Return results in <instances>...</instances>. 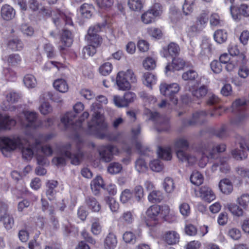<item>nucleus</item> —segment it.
<instances>
[{
	"label": "nucleus",
	"instance_id": "nucleus-23",
	"mask_svg": "<svg viewBox=\"0 0 249 249\" xmlns=\"http://www.w3.org/2000/svg\"><path fill=\"white\" fill-rule=\"evenodd\" d=\"M86 38L89 44L96 47H98L102 42V38L99 35H93L92 28L88 31Z\"/></svg>",
	"mask_w": 249,
	"mask_h": 249
},
{
	"label": "nucleus",
	"instance_id": "nucleus-52",
	"mask_svg": "<svg viewBox=\"0 0 249 249\" xmlns=\"http://www.w3.org/2000/svg\"><path fill=\"white\" fill-rule=\"evenodd\" d=\"M122 170V165L118 162H112L107 167V171L111 174H116L120 173Z\"/></svg>",
	"mask_w": 249,
	"mask_h": 249
},
{
	"label": "nucleus",
	"instance_id": "nucleus-21",
	"mask_svg": "<svg viewBox=\"0 0 249 249\" xmlns=\"http://www.w3.org/2000/svg\"><path fill=\"white\" fill-rule=\"evenodd\" d=\"M162 239L165 243L172 245L179 242V235L175 231H166L162 236Z\"/></svg>",
	"mask_w": 249,
	"mask_h": 249
},
{
	"label": "nucleus",
	"instance_id": "nucleus-11",
	"mask_svg": "<svg viewBox=\"0 0 249 249\" xmlns=\"http://www.w3.org/2000/svg\"><path fill=\"white\" fill-rule=\"evenodd\" d=\"M84 109V106L81 102H77L73 106L74 112H69L61 118V123L66 128H68L74 124V120L76 118L75 113L78 114Z\"/></svg>",
	"mask_w": 249,
	"mask_h": 249
},
{
	"label": "nucleus",
	"instance_id": "nucleus-58",
	"mask_svg": "<svg viewBox=\"0 0 249 249\" xmlns=\"http://www.w3.org/2000/svg\"><path fill=\"white\" fill-rule=\"evenodd\" d=\"M150 167L151 169L155 172H159L163 169V165L159 160H154L150 163Z\"/></svg>",
	"mask_w": 249,
	"mask_h": 249
},
{
	"label": "nucleus",
	"instance_id": "nucleus-41",
	"mask_svg": "<svg viewBox=\"0 0 249 249\" xmlns=\"http://www.w3.org/2000/svg\"><path fill=\"white\" fill-rule=\"evenodd\" d=\"M93 10L91 5L84 3L80 7L81 14L83 18H89L91 17Z\"/></svg>",
	"mask_w": 249,
	"mask_h": 249
},
{
	"label": "nucleus",
	"instance_id": "nucleus-55",
	"mask_svg": "<svg viewBox=\"0 0 249 249\" xmlns=\"http://www.w3.org/2000/svg\"><path fill=\"white\" fill-rule=\"evenodd\" d=\"M106 199L111 212L113 213H118L119 209V203L112 197H107Z\"/></svg>",
	"mask_w": 249,
	"mask_h": 249
},
{
	"label": "nucleus",
	"instance_id": "nucleus-53",
	"mask_svg": "<svg viewBox=\"0 0 249 249\" xmlns=\"http://www.w3.org/2000/svg\"><path fill=\"white\" fill-rule=\"evenodd\" d=\"M135 168L139 173H143L147 169V164L142 158H139L135 161Z\"/></svg>",
	"mask_w": 249,
	"mask_h": 249
},
{
	"label": "nucleus",
	"instance_id": "nucleus-42",
	"mask_svg": "<svg viewBox=\"0 0 249 249\" xmlns=\"http://www.w3.org/2000/svg\"><path fill=\"white\" fill-rule=\"evenodd\" d=\"M8 47L13 51H20L23 48L22 41L18 38L10 40L7 44Z\"/></svg>",
	"mask_w": 249,
	"mask_h": 249
},
{
	"label": "nucleus",
	"instance_id": "nucleus-19",
	"mask_svg": "<svg viewBox=\"0 0 249 249\" xmlns=\"http://www.w3.org/2000/svg\"><path fill=\"white\" fill-rule=\"evenodd\" d=\"M180 51V48L178 44L174 42H171L167 47L163 48L161 54L164 57L169 56H175L178 54Z\"/></svg>",
	"mask_w": 249,
	"mask_h": 249
},
{
	"label": "nucleus",
	"instance_id": "nucleus-45",
	"mask_svg": "<svg viewBox=\"0 0 249 249\" xmlns=\"http://www.w3.org/2000/svg\"><path fill=\"white\" fill-rule=\"evenodd\" d=\"M236 202L243 209H247L249 205V194H242L237 198Z\"/></svg>",
	"mask_w": 249,
	"mask_h": 249
},
{
	"label": "nucleus",
	"instance_id": "nucleus-59",
	"mask_svg": "<svg viewBox=\"0 0 249 249\" xmlns=\"http://www.w3.org/2000/svg\"><path fill=\"white\" fill-rule=\"evenodd\" d=\"M185 61L181 58H174L172 60L173 69L179 71L182 69L185 66Z\"/></svg>",
	"mask_w": 249,
	"mask_h": 249
},
{
	"label": "nucleus",
	"instance_id": "nucleus-47",
	"mask_svg": "<svg viewBox=\"0 0 249 249\" xmlns=\"http://www.w3.org/2000/svg\"><path fill=\"white\" fill-rule=\"evenodd\" d=\"M214 38L218 43L224 42L227 39V33L222 30H218L215 32Z\"/></svg>",
	"mask_w": 249,
	"mask_h": 249
},
{
	"label": "nucleus",
	"instance_id": "nucleus-35",
	"mask_svg": "<svg viewBox=\"0 0 249 249\" xmlns=\"http://www.w3.org/2000/svg\"><path fill=\"white\" fill-rule=\"evenodd\" d=\"M54 88L59 92L65 93L68 90L69 87L64 79H56L53 83Z\"/></svg>",
	"mask_w": 249,
	"mask_h": 249
},
{
	"label": "nucleus",
	"instance_id": "nucleus-43",
	"mask_svg": "<svg viewBox=\"0 0 249 249\" xmlns=\"http://www.w3.org/2000/svg\"><path fill=\"white\" fill-rule=\"evenodd\" d=\"M86 203L88 208L94 212H98L101 209V206L94 197H89L86 199Z\"/></svg>",
	"mask_w": 249,
	"mask_h": 249
},
{
	"label": "nucleus",
	"instance_id": "nucleus-4",
	"mask_svg": "<svg viewBox=\"0 0 249 249\" xmlns=\"http://www.w3.org/2000/svg\"><path fill=\"white\" fill-rule=\"evenodd\" d=\"M189 146L188 141L184 138L177 139L175 143L176 152L178 159L182 162H187L189 164H194L196 159L195 156L188 154L184 150Z\"/></svg>",
	"mask_w": 249,
	"mask_h": 249
},
{
	"label": "nucleus",
	"instance_id": "nucleus-25",
	"mask_svg": "<svg viewBox=\"0 0 249 249\" xmlns=\"http://www.w3.org/2000/svg\"><path fill=\"white\" fill-rule=\"evenodd\" d=\"M200 194L202 199L208 202H211L215 198L214 193L208 186H202L200 189Z\"/></svg>",
	"mask_w": 249,
	"mask_h": 249
},
{
	"label": "nucleus",
	"instance_id": "nucleus-37",
	"mask_svg": "<svg viewBox=\"0 0 249 249\" xmlns=\"http://www.w3.org/2000/svg\"><path fill=\"white\" fill-rule=\"evenodd\" d=\"M117 240L116 236L113 233H109L105 240L106 249H114L116 247Z\"/></svg>",
	"mask_w": 249,
	"mask_h": 249
},
{
	"label": "nucleus",
	"instance_id": "nucleus-38",
	"mask_svg": "<svg viewBox=\"0 0 249 249\" xmlns=\"http://www.w3.org/2000/svg\"><path fill=\"white\" fill-rule=\"evenodd\" d=\"M53 68H56L58 71H61L63 69H67V66L62 63L57 61H48L45 63L43 67V70L47 71Z\"/></svg>",
	"mask_w": 249,
	"mask_h": 249
},
{
	"label": "nucleus",
	"instance_id": "nucleus-39",
	"mask_svg": "<svg viewBox=\"0 0 249 249\" xmlns=\"http://www.w3.org/2000/svg\"><path fill=\"white\" fill-rule=\"evenodd\" d=\"M111 82L116 83L120 90H129L131 88L130 82L127 79H111Z\"/></svg>",
	"mask_w": 249,
	"mask_h": 249
},
{
	"label": "nucleus",
	"instance_id": "nucleus-56",
	"mask_svg": "<svg viewBox=\"0 0 249 249\" xmlns=\"http://www.w3.org/2000/svg\"><path fill=\"white\" fill-rule=\"evenodd\" d=\"M133 197L132 193L129 189L124 190L120 195V200L123 203H126L131 199Z\"/></svg>",
	"mask_w": 249,
	"mask_h": 249
},
{
	"label": "nucleus",
	"instance_id": "nucleus-8",
	"mask_svg": "<svg viewBox=\"0 0 249 249\" xmlns=\"http://www.w3.org/2000/svg\"><path fill=\"white\" fill-rule=\"evenodd\" d=\"M53 21L57 27L65 25L72 26V14L70 12L63 13L59 10L52 13Z\"/></svg>",
	"mask_w": 249,
	"mask_h": 249
},
{
	"label": "nucleus",
	"instance_id": "nucleus-9",
	"mask_svg": "<svg viewBox=\"0 0 249 249\" xmlns=\"http://www.w3.org/2000/svg\"><path fill=\"white\" fill-rule=\"evenodd\" d=\"M20 142L19 137L15 136L12 138L3 137L0 138V147L2 153L7 155L5 153L14 151Z\"/></svg>",
	"mask_w": 249,
	"mask_h": 249
},
{
	"label": "nucleus",
	"instance_id": "nucleus-61",
	"mask_svg": "<svg viewBox=\"0 0 249 249\" xmlns=\"http://www.w3.org/2000/svg\"><path fill=\"white\" fill-rule=\"evenodd\" d=\"M123 240L126 243L134 244L136 242V236L131 231H126L123 235Z\"/></svg>",
	"mask_w": 249,
	"mask_h": 249
},
{
	"label": "nucleus",
	"instance_id": "nucleus-54",
	"mask_svg": "<svg viewBox=\"0 0 249 249\" xmlns=\"http://www.w3.org/2000/svg\"><path fill=\"white\" fill-rule=\"evenodd\" d=\"M42 101L43 102L39 107L40 113L43 115H47L51 113L53 111V108L50 103L47 101Z\"/></svg>",
	"mask_w": 249,
	"mask_h": 249
},
{
	"label": "nucleus",
	"instance_id": "nucleus-17",
	"mask_svg": "<svg viewBox=\"0 0 249 249\" xmlns=\"http://www.w3.org/2000/svg\"><path fill=\"white\" fill-rule=\"evenodd\" d=\"M207 115L208 113L205 111L196 112L193 114L192 119L183 120V124L186 126L194 125L197 123H200Z\"/></svg>",
	"mask_w": 249,
	"mask_h": 249
},
{
	"label": "nucleus",
	"instance_id": "nucleus-5",
	"mask_svg": "<svg viewBox=\"0 0 249 249\" xmlns=\"http://www.w3.org/2000/svg\"><path fill=\"white\" fill-rule=\"evenodd\" d=\"M162 13V8L161 4L156 3L142 15L141 20L144 24H151L154 22L155 18L160 16Z\"/></svg>",
	"mask_w": 249,
	"mask_h": 249
},
{
	"label": "nucleus",
	"instance_id": "nucleus-31",
	"mask_svg": "<svg viewBox=\"0 0 249 249\" xmlns=\"http://www.w3.org/2000/svg\"><path fill=\"white\" fill-rule=\"evenodd\" d=\"M0 222H1L6 230L12 229L14 225V219L12 215L6 213L1 218H0Z\"/></svg>",
	"mask_w": 249,
	"mask_h": 249
},
{
	"label": "nucleus",
	"instance_id": "nucleus-24",
	"mask_svg": "<svg viewBox=\"0 0 249 249\" xmlns=\"http://www.w3.org/2000/svg\"><path fill=\"white\" fill-rule=\"evenodd\" d=\"M1 17L6 20H9L13 18L16 15L14 9L9 5H4L1 8Z\"/></svg>",
	"mask_w": 249,
	"mask_h": 249
},
{
	"label": "nucleus",
	"instance_id": "nucleus-62",
	"mask_svg": "<svg viewBox=\"0 0 249 249\" xmlns=\"http://www.w3.org/2000/svg\"><path fill=\"white\" fill-rule=\"evenodd\" d=\"M97 47L88 44L85 47L82 51L83 56H90L93 55L96 52V48Z\"/></svg>",
	"mask_w": 249,
	"mask_h": 249
},
{
	"label": "nucleus",
	"instance_id": "nucleus-2",
	"mask_svg": "<svg viewBox=\"0 0 249 249\" xmlns=\"http://www.w3.org/2000/svg\"><path fill=\"white\" fill-rule=\"evenodd\" d=\"M71 147L70 144H66L63 147L62 153L53 159L52 163L56 166H64L66 164V158H67L71 160V164H79L83 160V153L78 148L76 152L71 153L70 151Z\"/></svg>",
	"mask_w": 249,
	"mask_h": 249
},
{
	"label": "nucleus",
	"instance_id": "nucleus-7",
	"mask_svg": "<svg viewBox=\"0 0 249 249\" xmlns=\"http://www.w3.org/2000/svg\"><path fill=\"white\" fill-rule=\"evenodd\" d=\"M41 142L37 140H35L37 162L39 165H43L47 162L46 157L52 156L53 151L52 147L49 145L41 146Z\"/></svg>",
	"mask_w": 249,
	"mask_h": 249
},
{
	"label": "nucleus",
	"instance_id": "nucleus-27",
	"mask_svg": "<svg viewBox=\"0 0 249 249\" xmlns=\"http://www.w3.org/2000/svg\"><path fill=\"white\" fill-rule=\"evenodd\" d=\"M218 167H219L220 171L225 174L228 173L230 170V167L227 163V159L225 158H220L218 163H214L212 166V171H215Z\"/></svg>",
	"mask_w": 249,
	"mask_h": 249
},
{
	"label": "nucleus",
	"instance_id": "nucleus-3",
	"mask_svg": "<svg viewBox=\"0 0 249 249\" xmlns=\"http://www.w3.org/2000/svg\"><path fill=\"white\" fill-rule=\"evenodd\" d=\"M226 149V145L224 143L214 144L213 143H208L203 144L200 149L202 159L199 161V166L201 168L204 167L209 159L217 158L218 154L224 152Z\"/></svg>",
	"mask_w": 249,
	"mask_h": 249
},
{
	"label": "nucleus",
	"instance_id": "nucleus-12",
	"mask_svg": "<svg viewBox=\"0 0 249 249\" xmlns=\"http://www.w3.org/2000/svg\"><path fill=\"white\" fill-rule=\"evenodd\" d=\"M98 152L102 161L108 162L110 161L114 155L118 153V148L112 145H102L98 148Z\"/></svg>",
	"mask_w": 249,
	"mask_h": 249
},
{
	"label": "nucleus",
	"instance_id": "nucleus-1",
	"mask_svg": "<svg viewBox=\"0 0 249 249\" xmlns=\"http://www.w3.org/2000/svg\"><path fill=\"white\" fill-rule=\"evenodd\" d=\"M100 108V105L94 103L90 107L91 111H94L91 121L88 123L87 132L101 139L108 136L109 133L108 126L105 121L104 117L100 112L96 110Z\"/></svg>",
	"mask_w": 249,
	"mask_h": 249
},
{
	"label": "nucleus",
	"instance_id": "nucleus-20",
	"mask_svg": "<svg viewBox=\"0 0 249 249\" xmlns=\"http://www.w3.org/2000/svg\"><path fill=\"white\" fill-rule=\"evenodd\" d=\"M16 124L15 119L7 115H2L0 113V132L3 130L9 129Z\"/></svg>",
	"mask_w": 249,
	"mask_h": 249
},
{
	"label": "nucleus",
	"instance_id": "nucleus-26",
	"mask_svg": "<svg viewBox=\"0 0 249 249\" xmlns=\"http://www.w3.org/2000/svg\"><path fill=\"white\" fill-rule=\"evenodd\" d=\"M245 56L243 54H240L237 57H232L231 61L227 63L226 69L228 71H232L239 63H244Z\"/></svg>",
	"mask_w": 249,
	"mask_h": 249
},
{
	"label": "nucleus",
	"instance_id": "nucleus-50",
	"mask_svg": "<svg viewBox=\"0 0 249 249\" xmlns=\"http://www.w3.org/2000/svg\"><path fill=\"white\" fill-rule=\"evenodd\" d=\"M194 3L195 0H185L182 10L186 15H189L193 12Z\"/></svg>",
	"mask_w": 249,
	"mask_h": 249
},
{
	"label": "nucleus",
	"instance_id": "nucleus-40",
	"mask_svg": "<svg viewBox=\"0 0 249 249\" xmlns=\"http://www.w3.org/2000/svg\"><path fill=\"white\" fill-rule=\"evenodd\" d=\"M157 153L158 156L163 160H169L172 158L171 149L169 147H159Z\"/></svg>",
	"mask_w": 249,
	"mask_h": 249
},
{
	"label": "nucleus",
	"instance_id": "nucleus-28",
	"mask_svg": "<svg viewBox=\"0 0 249 249\" xmlns=\"http://www.w3.org/2000/svg\"><path fill=\"white\" fill-rule=\"evenodd\" d=\"M161 211L160 207L159 205H152L146 211L147 216L152 220L154 221L153 225L156 224V221L158 220V216Z\"/></svg>",
	"mask_w": 249,
	"mask_h": 249
},
{
	"label": "nucleus",
	"instance_id": "nucleus-6",
	"mask_svg": "<svg viewBox=\"0 0 249 249\" xmlns=\"http://www.w3.org/2000/svg\"><path fill=\"white\" fill-rule=\"evenodd\" d=\"M149 119L153 122L158 132L167 131L169 128V119L157 112L149 111Z\"/></svg>",
	"mask_w": 249,
	"mask_h": 249
},
{
	"label": "nucleus",
	"instance_id": "nucleus-44",
	"mask_svg": "<svg viewBox=\"0 0 249 249\" xmlns=\"http://www.w3.org/2000/svg\"><path fill=\"white\" fill-rule=\"evenodd\" d=\"M162 185L164 190L167 193L173 192L175 187L173 179L169 177L165 178Z\"/></svg>",
	"mask_w": 249,
	"mask_h": 249
},
{
	"label": "nucleus",
	"instance_id": "nucleus-63",
	"mask_svg": "<svg viewBox=\"0 0 249 249\" xmlns=\"http://www.w3.org/2000/svg\"><path fill=\"white\" fill-rule=\"evenodd\" d=\"M20 94L15 91H11L6 95V100L10 103H15L17 102L20 98Z\"/></svg>",
	"mask_w": 249,
	"mask_h": 249
},
{
	"label": "nucleus",
	"instance_id": "nucleus-33",
	"mask_svg": "<svg viewBox=\"0 0 249 249\" xmlns=\"http://www.w3.org/2000/svg\"><path fill=\"white\" fill-rule=\"evenodd\" d=\"M162 192L160 190H153L148 196V201L153 203H160L163 199Z\"/></svg>",
	"mask_w": 249,
	"mask_h": 249
},
{
	"label": "nucleus",
	"instance_id": "nucleus-22",
	"mask_svg": "<svg viewBox=\"0 0 249 249\" xmlns=\"http://www.w3.org/2000/svg\"><path fill=\"white\" fill-rule=\"evenodd\" d=\"M72 42V39L71 32L67 30H64L61 37L62 45L59 47L60 50H63L66 47H70Z\"/></svg>",
	"mask_w": 249,
	"mask_h": 249
},
{
	"label": "nucleus",
	"instance_id": "nucleus-46",
	"mask_svg": "<svg viewBox=\"0 0 249 249\" xmlns=\"http://www.w3.org/2000/svg\"><path fill=\"white\" fill-rule=\"evenodd\" d=\"M190 181L194 185L199 186L203 182V177L199 172L195 171L190 177Z\"/></svg>",
	"mask_w": 249,
	"mask_h": 249
},
{
	"label": "nucleus",
	"instance_id": "nucleus-49",
	"mask_svg": "<svg viewBox=\"0 0 249 249\" xmlns=\"http://www.w3.org/2000/svg\"><path fill=\"white\" fill-rule=\"evenodd\" d=\"M229 210L231 213L237 216H241L243 215V210L238 205L235 204H230L227 205Z\"/></svg>",
	"mask_w": 249,
	"mask_h": 249
},
{
	"label": "nucleus",
	"instance_id": "nucleus-36",
	"mask_svg": "<svg viewBox=\"0 0 249 249\" xmlns=\"http://www.w3.org/2000/svg\"><path fill=\"white\" fill-rule=\"evenodd\" d=\"M134 220V217L131 211L124 212L119 218V221L125 225L132 224Z\"/></svg>",
	"mask_w": 249,
	"mask_h": 249
},
{
	"label": "nucleus",
	"instance_id": "nucleus-14",
	"mask_svg": "<svg viewBox=\"0 0 249 249\" xmlns=\"http://www.w3.org/2000/svg\"><path fill=\"white\" fill-rule=\"evenodd\" d=\"M239 144L240 149H235L231 151L233 157L237 160H242L246 159L248 155L247 151H249V147L248 146L244 139H242Z\"/></svg>",
	"mask_w": 249,
	"mask_h": 249
},
{
	"label": "nucleus",
	"instance_id": "nucleus-51",
	"mask_svg": "<svg viewBox=\"0 0 249 249\" xmlns=\"http://www.w3.org/2000/svg\"><path fill=\"white\" fill-rule=\"evenodd\" d=\"M7 61L9 65L15 66L20 64L21 58L18 54H12L8 56Z\"/></svg>",
	"mask_w": 249,
	"mask_h": 249
},
{
	"label": "nucleus",
	"instance_id": "nucleus-60",
	"mask_svg": "<svg viewBox=\"0 0 249 249\" xmlns=\"http://www.w3.org/2000/svg\"><path fill=\"white\" fill-rule=\"evenodd\" d=\"M236 171L247 183H249V169L243 167H237L236 168Z\"/></svg>",
	"mask_w": 249,
	"mask_h": 249
},
{
	"label": "nucleus",
	"instance_id": "nucleus-48",
	"mask_svg": "<svg viewBox=\"0 0 249 249\" xmlns=\"http://www.w3.org/2000/svg\"><path fill=\"white\" fill-rule=\"evenodd\" d=\"M112 65L109 62H106L102 65L99 69V72L104 76H107L112 71Z\"/></svg>",
	"mask_w": 249,
	"mask_h": 249
},
{
	"label": "nucleus",
	"instance_id": "nucleus-30",
	"mask_svg": "<svg viewBox=\"0 0 249 249\" xmlns=\"http://www.w3.org/2000/svg\"><path fill=\"white\" fill-rule=\"evenodd\" d=\"M220 190L225 194H230L233 190V186L231 181L227 178L221 180L219 183Z\"/></svg>",
	"mask_w": 249,
	"mask_h": 249
},
{
	"label": "nucleus",
	"instance_id": "nucleus-16",
	"mask_svg": "<svg viewBox=\"0 0 249 249\" xmlns=\"http://www.w3.org/2000/svg\"><path fill=\"white\" fill-rule=\"evenodd\" d=\"M19 139L20 140V142L16 148H18L21 150L22 157L24 159L29 160L31 159L34 154L36 156V148L35 143L34 147L31 146L29 143L27 146H24L23 145L22 141L19 137Z\"/></svg>",
	"mask_w": 249,
	"mask_h": 249
},
{
	"label": "nucleus",
	"instance_id": "nucleus-64",
	"mask_svg": "<svg viewBox=\"0 0 249 249\" xmlns=\"http://www.w3.org/2000/svg\"><path fill=\"white\" fill-rule=\"evenodd\" d=\"M207 88L205 86L200 87L199 89L194 90L192 94L194 96L198 99L204 97L207 93Z\"/></svg>",
	"mask_w": 249,
	"mask_h": 249
},
{
	"label": "nucleus",
	"instance_id": "nucleus-15",
	"mask_svg": "<svg viewBox=\"0 0 249 249\" xmlns=\"http://www.w3.org/2000/svg\"><path fill=\"white\" fill-rule=\"evenodd\" d=\"M27 123L25 124L27 127L36 128L41 125L42 121L37 120V114L35 112L25 111L23 112Z\"/></svg>",
	"mask_w": 249,
	"mask_h": 249
},
{
	"label": "nucleus",
	"instance_id": "nucleus-18",
	"mask_svg": "<svg viewBox=\"0 0 249 249\" xmlns=\"http://www.w3.org/2000/svg\"><path fill=\"white\" fill-rule=\"evenodd\" d=\"M40 101H47L50 100L53 102L56 103H61L63 101L58 94L52 90H44L42 92L39 96Z\"/></svg>",
	"mask_w": 249,
	"mask_h": 249
},
{
	"label": "nucleus",
	"instance_id": "nucleus-10",
	"mask_svg": "<svg viewBox=\"0 0 249 249\" xmlns=\"http://www.w3.org/2000/svg\"><path fill=\"white\" fill-rule=\"evenodd\" d=\"M160 93L164 96L170 98L171 101L175 105L178 103V99L174 95L179 90V87L177 83L167 84H161L160 86Z\"/></svg>",
	"mask_w": 249,
	"mask_h": 249
},
{
	"label": "nucleus",
	"instance_id": "nucleus-57",
	"mask_svg": "<svg viewBox=\"0 0 249 249\" xmlns=\"http://www.w3.org/2000/svg\"><path fill=\"white\" fill-rule=\"evenodd\" d=\"M139 95L145 103L153 104L157 101V99L155 97L147 94L144 91L140 92Z\"/></svg>",
	"mask_w": 249,
	"mask_h": 249
},
{
	"label": "nucleus",
	"instance_id": "nucleus-29",
	"mask_svg": "<svg viewBox=\"0 0 249 249\" xmlns=\"http://www.w3.org/2000/svg\"><path fill=\"white\" fill-rule=\"evenodd\" d=\"M57 185V181L53 180H49L47 182L46 184V196L49 200H52L54 198L55 194V188Z\"/></svg>",
	"mask_w": 249,
	"mask_h": 249
},
{
	"label": "nucleus",
	"instance_id": "nucleus-32",
	"mask_svg": "<svg viewBox=\"0 0 249 249\" xmlns=\"http://www.w3.org/2000/svg\"><path fill=\"white\" fill-rule=\"evenodd\" d=\"M209 11L207 10H202L196 17V22L202 28H204L209 20Z\"/></svg>",
	"mask_w": 249,
	"mask_h": 249
},
{
	"label": "nucleus",
	"instance_id": "nucleus-13",
	"mask_svg": "<svg viewBox=\"0 0 249 249\" xmlns=\"http://www.w3.org/2000/svg\"><path fill=\"white\" fill-rule=\"evenodd\" d=\"M231 12L234 20L238 21L240 18V16H249V6L242 4L238 6H231Z\"/></svg>",
	"mask_w": 249,
	"mask_h": 249
},
{
	"label": "nucleus",
	"instance_id": "nucleus-34",
	"mask_svg": "<svg viewBox=\"0 0 249 249\" xmlns=\"http://www.w3.org/2000/svg\"><path fill=\"white\" fill-rule=\"evenodd\" d=\"M104 186V181L102 177H97L92 180L90 183L91 189L93 193L95 195L98 194L99 190Z\"/></svg>",
	"mask_w": 249,
	"mask_h": 249
}]
</instances>
